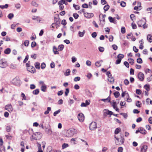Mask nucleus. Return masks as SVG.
<instances>
[{
  "label": "nucleus",
  "mask_w": 152,
  "mask_h": 152,
  "mask_svg": "<svg viewBox=\"0 0 152 152\" xmlns=\"http://www.w3.org/2000/svg\"><path fill=\"white\" fill-rule=\"evenodd\" d=\"M7 66V61L5 59L0 60V67L2 68L6 67Z\"/></svg>",
  "instance_id": "20e7f679"
},
{
  "label": "nucleus",
  "mask_w": 152,
  "mask_h": 152,
  "mask_svg": "<svg viewBox=\"0 0 152 152\" xmlns=\"http://www.w3.org/2000/svg\"><path fill=\"white\" fill-rule=\"evenodd\" d=\"M29 44V41L28 40H26L24 42V44L26 46H28Z\"/></svg>",
  "instance_id": "49530a36"
},
{
  "label": "nucleus",
  "mask_w": 152,
  "mask_h": 152,
  "mask_svg": "<svg viewBox=\"0 0 152 152\" xmlns=\"http://www.w3.org/2000/svg\"><path fill=\"white\" fill-rule=\"evenodd\" d=\"M102 62V61H97L95 63V65L97 67L100 66L101 65V62Z\"/></svg>",
  "instance_id": "c85d7f7f"
},
{
  "label": "nucleus",
  "mask_w": 152,
  "mask_h": 152,
  "mask_svg": "<svg viewBox=\"0 0 152 152\" xmlns=\"http://www.w3.org/2000/svg\"><path fill=\"white\" fill-rule=\"evenodd\" d=\"M144 88L147 91H148L150 90V86L149 85H145L144 86Z\"/></svg>",
  "instance_id": "bb28decb"
},
{
  "label": "nucleus",
  "mask_w": 152,
  "mask_h": 152,
  "mask_svg": "<svg viewBox=\"0 0 152 152\" xmlns=\"http://www.w3.org/2000/svg\"><path fill=\"white\" fill-rule=\"evenodd\" d=\"M47 88L46 85L42 86L41 87V89L43 92H45Z\"/></svg>",
  "instance_id": "4be33fe9"
},
{
  "label": "nucleus",
  "mask_w": 152,
  "mask_h": 152,
  "mask_svg": "<svg viewBox=\"0 0 152 152\" xmlns=\"http://www.w3.org/2000/svg\"><path fill=\"white\" fill-rule=\"evenodd\" d=\"M136 93L138 95H140L141 94L142 91L140 89H137L136 91Z\"/></svg>",
  "instance_id": "09e8293b"
},
{
  "label": "nucleus",
  "mask_w": 152,
  "mask_h": 152,
  "mask_svg": "<svg viewBox=\"0 0 152 152\" xmlns=\"http://www.w3.org/2000/svg\"><path fill=\"white\" fill-rule=\"evenodd\" d=\"M69 89L68 88L66 89L65 91V94L66 96H67L68 93L69 92Z\"/></svg>",
  "instance_id": "e2e57ef3"
},
{
  "label": "nucleus",
  "mask_w": 152,
  "mask_h": 152,
  "mask_svg": "<svg viewBox=\"0 0 152 152\" xmlns=\"http://www.w3.org/2000/svg\"><path fill=\"white\" fill-rule=\"evenodd\" d=\"M46 65L44 62L42 63L41 65V68L42 69H43L45 68Z\"/></svg>",
  "instance_id": "864d4df0"
},
{
  "label": "nucleus",
  "mask_w": 152,
  "mask_h": 152,
  "mask_svg": "<svg viewBox=\"0 0 152 152\" xmlns=\"http://www.w3.org/2000/svg\"><path fill=\"white\" fill-rule=\"evenodd\" d=\"M4 108L10 113L13 111V107L11 104H8L5 106Z\"/></svg>",
  "instance_id": "423d86ee"
},
{
  "label": "nucleus",
  "mask_w": 152,
  "mask_h": 152,
  "mask_svg": "<svg viewBox=\"0 0 152 152\" xmlns=\"http://www.w3.org/2000/svg\"><path fill=\"white\" fill-rule=\"evenodd\" d=\"M11 51V49L10 48H7L4 51V53L6 54H9Z\"/></svg>",
  "instance_id": "a211bd4d"
},
{
  "label": "nucleus",
  "mask_w": 152,
  "mask_h": 152,
  "mask_svg": "<svg viewBox=\"0 0 152 152\" xmlns=\"http://www.w3.org/2000/svg\"><path fill=\"white\" fill-rule=\"evenodd\" d=\"M70 70L69 69H67L66 70V72L64 73V75L65 76H68L69 75L70 73Z\"/></svg>",
  "instance_id": "5701e85b"
},
{
  "label": "nucleus",
  "mask_w": 152,
  "mask_h": 152,
  "mask_svg": "<svg viewBox=\"0 0 152 152\" xmlns=\"http://www.w3.org/2000/svg\"><path fill=\"white\" fill-rule=\"evenodd\" d=\"M13 14L12 13H10L8 15V18L10 19H11L13 18Z\"/></svg>",
  "instance_id": "ea45409f"
},
{
  "label": "nucleus",
  "mask_w": 152,
  "mask_h": 152,
  "mask_svg": "<svg viewBox=\"0 0 152 152\" xmlns=\"http://www.w3.org/2000/svg\"><path fill=\"white\" fill-rule=\"evenodd\" d=\"M87 15H86V18H90L93 17L94 16V14L92 13H87Z\"/></svg>",
  "instance_id": "4468645a"
},
{
  "label": "nucleus",
  "mask_w": 152,
  "mask_h": 152,
  "mask_svg": "<svg viewBox=\"0 0 152 152\" xmlns=\"http://www.w3.org/2000/svg\"><path fill=\"white\" fill-rule=\"evenodd\" d=\"M121 32L122 33L124 34L125 32V28L124 27H122L121 28Z\"/></svg>",
  "instance_id": "774afa93"
},
{
  "label": "nucleus",
  "mask_w": 152,
  "mask_h": 152,
  "mask_svg": "<svg viewBox=\"0 0 152 152\" xmlns=\"http://www.w3.org/2000/svg\"><path fill=\"white\" fill-rule=\"evenodd\" d=\"M31 4L32 5L36 7H38V4H37L35 1H34L32 2Z\"/></svg>",
  "instance_id": "4d7b16f0"
},
{
  "label": "nucleus",
  "mask_w": 152,
  "mask_h": 152,
  "mask_svg": "<svg viewBox=\"0 0 152 152\" xmlns=\"http://www.w3.org/2000/svg\"><path fill=\"white\" fill-rule=\"evenodd\" d=\"M34 66L35 68L37 69H40V63L38 62H36L34 63Z\"/></svg>",
  "instance_id": "b1692460"
},
{
  "label": "nucleus",
  "mask_w": 152,
  "mask_h": 152,
  "mask_svg": "<svg viewBox=\"0 0 152 152\" xmlns=\"http://www.w3.org/2000/svg\"><path fill=\"white\" fill-rule=\"evenodd\" d=\"M121 131V128H118L116 129L115 131V133L117 134H118Z\"/></svg>",
  "instance_id": "c9c22d12"
},
{
  "label": "nucleus",
  "mask_w": 152,
  "mask_h": 152,
  "mask_svg": "<svg viewBox=\"0 0 152 152\" xmlns=\"http://www.w3.org/2000/svg\"><path fill=\"white\" fill-rule=\"evenodd\" d=\"M110 7V6L108 5H105L104 7V11H106L108 10Z\"/></svg>",
  "instance_id": "58836bf2"
},
{
  "label": "nucleus",
  "mask_w": 152,
  "mask_h": 152,
  "mask_svg": "<svg viewBox=\"0 0 152 152\" xmlns=\"http://www.w3.org/2000/svg\"><path fill=\"white\" fill-rule=\"evenodd\" d=\"M3 39L6 41H8L10 40V39L8 37H5L3 38Z\"/></svg>",
  "instance_id": "0e129e2a"
},
{
  "label": "nucleus",
  "mask_w": 152,
  "mask_h": 152,
  "mask_svg": "<svg viewBox=\"0 0 152 152\" xmlns=\"http://www.w3.org/2000/svg\"><path fill=\"white\" fill-rule=\"evenodd\" d=\"M124 83L126 85H127L129 84V82L128 80L126 79L124 80Z\"/></svg>",
  "instance_id": "338daca9"
},
{
  "label": "nucleus",
  "mask_w": 152,
  "mask_h": 152,
  "mask_svg": "<svg viewBox=\"0 0 152 152\" xmlns=\"http://www.w3.org/2000/svg\"><path fill=\"white\" fill-rule=\"evenodd\" d=\"M104 113L106 114L110 115H110L113 114V113L108 110L105 109L104 110Z\"/></svg>",
  "instance_id": "9d476101"
},
{
  "label": "nucleus",
  "mask_w": 152,
  "mask_h": 152,
  "mask_svg": "<svg viewBox=\"0 0 152 152\" xmlns=\"http://www.w3.org/2000/svg\"><path fill=\"white\" fill-rule=\"evenodd\" d=\"M140 129V133L143 134H145L147 133V131L146 130L143 128L140 127L139 128Z\"/></svg>",
  "instance_id": "ddd939ff"
},
{
  "label": "nucleus",
  "mask_w": 152,
  "mask_h": 152,
  "mask_svg": "<svg viewBox=\"0 0 152 152\" xmlns=\"http://www.w3.org/2000/svg\"><path fill=\"white\" fill-rule=\"evenodd\" d=\"M128 60L129 61V63L132 65H133L134 63V60L133 59L129 58L128 59Z\"/></svg>",
  "instance_id": "a19ab883"
},
{
  "label": "nucleus",
  "mask_w": 152,
  "mask_h": 152,
  "mask_svg": "<svg viewBox=\"0 0 152 152\" xmlns=\"http://www.w3.org/2000/svg\"><path fill=\"white\" fill-rule=\"evenodd\" d=\"M114 95L116 98H118L120 95V93L118 91H116L114 93Z\"/></svg>",
  "instance_id": "473e14b6"
},
{
  "label": "nucleus",
  "mask_w": 152,
  "mask_h": 152,
  "mask_svg": "<svg viewBox=\"0 0 152 152\" xmlns=\"http://www.w3.org/2000/svg\"><path fill=\"white\" fill-rule=\"evenodd\" d=\"M68 145L67 144L64 143L62 145V148L63 149L65 148L68 146Z\"/></svg>",
  "instance_id": "5fc2aeb1"
},
{
  "label": "nucleus",
  "mask_w": 152,
  "mask_h": 152,
  "mask_svg": "<svg viewBox=\"0 0 152 152\" xmlns=\"http://www.w3.org/2000/svg\"><path fill=\"white\" fill-rule=\"evenodd\" d=\"M84 116L81 113H80L78 115V118L79 120L81 122L83 121L84 120Z\"/></svg>",
  "instance_id": "0eeeda50"
},
{
  "label": "nucleus",
  "mask_w": 152,
  "mask_h": 152,
  "mask_svg": "<svg viewBox=\"0 0 152 152\" xmlns=\"http://www.w3.org/2000/svg\"><path fill=\"white\" fill-rule=\"evenodd\" d=\"M65 3V1L64 0H61L58 2V4L59 5H63V4Z\"/></svg>",
  "instance_id": "4c0bfd02"
},
{
  "label": "nucleus",
  "mask_w": 152,
  "mask_h": 152,
  "mask_svg": "<svg viewBox=\"0 0 152 152\" xmlns=\"http://www.w3.org/2000/svg\"><path fill=\"white\" fill-rule=\"evenodd\" d=\"M51 110V108L50 107H48L47 110L45 111L44 113L45 115H47L49 113L50 111Z\"/></svg>",
  "instance_id": "c756f323"
},
{
  "label": "nucleus",
  "mask_w": 152,
  "mask_h": 152,
  "mask_svg": "<svg viewBox=\"0 0 152 152\" xmlns=\"http://www.w3.org/2000/svg\"><path fill=\"white\" fill-rule=\"evenodd\" d=\"M141 104V102L139 101H137L136 104V105L137 107H140V105Z\"/></svg>",
  "instance_id": "3c124183"
},
{
  "label": "nucleus",
  "mask_w": 152,
  "mask_h": 152,
  "mask_svg": "<svg viewBox=\"0 0 152 152\" xmlns=\"http://www.w3.org/2000/svg\"><path fill=\"white\" fill-rule=\"evenodd\" d=\"M80 77H75L74 78V81L75 82H77V81H79L80 80Z\"/></svg>",
  "instance_id": "69168bd1"
},
{
  "label": "nucleus",
  "mask_w": 152,
  "mask_h": 152,
  "mask_svg": "<svg viewBox=\"0 0 152 152\" xmlns=\"http://www.w3.org/2000/svg\"><path fill=\"white\" fill-rule=\"evenodd\" d=\"M45 131L49 135H51L52 133V131L50 129H45Z\"/></svg>",
  "instance_id": "dca6fc26"
},
{
  "label": "nucleus",
  "mask_w": 152,
  "mask_h": 152,
  "mask_svg": "<svg viewBox=\"0 0 152 152\" xmlns=\"http://www.w3.org/2000/svg\"><path fill=\"white\" fill-rule=\"evenodd\" d=\"M61 111V110L60 109H59L58 110L55 111L53 113V116H56L57 114L60 112Z\"/></svg>",
  "instance_id": "e433bc0d"
},
{
  "label": "nucleus",
  "mask_w": 152,
  "mask_h": 152,
  "mask_svg": "<svg viewBox=\"0 0 152 152\" xmlns=\"http://www.w3.org/2000/svg\"><path fill=\"white\" fill-rule=\"evenodd\" d=\"M125 95H126L127 96L129 97V94L126 91L123 92V91L121 94V96L122 97H124Z\"/></svg>",
  "instance_id": "f704fd0d"
},
{
  "label": "nucleus",
  "mask_w": 152,
  "mask_h": 152,
  "mask_svg": "<svg viewBox=\"0 0 152 152\" xmlns=\"http://www.w3.org/2000/svg\"><path fill=\"white\" fill-rule=\"evenodd\" d=\"M147 38L148 40L150 42H152V36L150 34H148L147 36Z\"/></svg>",
  "instance_id": "a878e982"
},
{
  "label": "nucleus",
  "mask_w": 152,
  "mask_h": 152,
  "mask_svg": "<svg viewBox=\"0 0 152 152\" xmlns=\"http://www.w3.org/2000/svg\"><path fill=\"white\" fill-rule=\"evenodd\" d=\"M55 23V25L56 26V28H57L58 27H59L60 25V21H59L58 20H57L56 22Z\"/></svg>",
  "instance_id": "7c9ffc66"
},
{
  "label": "nucleus",
  "mask_w": 152,
  "mask_h": 152,
  "mask_svg": "<svg viewBox=\"0 0 152 152\" xmlns=\"http://www.w3.org/2000/svg\"><path fill=\"white\" fill-rule=\"evenodd\" d=\"M73 16L75 18L77 19L79 17V15L76 13H74L73 14Z\"/></svg>",
  "instance_id": "de8ad7c7"
},
{
  "label": "nucleus",
  "mask_w": 152,
  "mask_h": 152,
  "mask_svg": "<svg viewBox=\"0 0 152 152\" xmlns=\"http://www.w3.org/2000/svg\"><path fill=\"white\" fill-rule=\"evenodd\" d=\"M108 81L111 83H113L114 81V79L113 77L108 78Z\"/></svg>",
  "instance_id": "2eb2a0df"
},
{
  "label": "nucleus",
  "mask_w": 152,
  "mask_h": 152,
  "mask_svg": "<svg viewBox=\"0 0 152 152\" xmlns=\"http://www.w3.org/2000/svg\"><path fill=\"white\" fill-rule=\"evenodd\" d=\"M41 137V134L39 132H37L34 133L31 137V140L33 139L36 140H39Z\"/></svg>",
  "instance_id": "f03ea898"
},
{
  "label": "nucleus",
  "mask_w": 152,
  "mask_h": 152,
  "mask_svg": "<svg viewBox=\"0 0 152 152\" xmlns=\"http://www.w3.org/2000/svg\"><path fill=\"white\" fill-rule=\"evenodd\" d=\"M85 33V30H83V32L79 31L78 35L80 37H82L84 35Z\"/></svg>",
  "instance_id": "aec40b11"
},
{
  "label": "nucleus",
  "mask_w": 152,
  "mask_h": 152,
  "mask_svg": "<svg viewBox=\"0 0 152 152\" xmlns=\"http://www.w3.org/2000/svg\"><path fill=\"white\" fill-rule=\"evenodd\" d=\"M97 128L96 123L95 122H92L89 125V128L91 130H94Z\"/></svg>",
  "instance_id": "39448f33"
},
{
  "label": "nucleus",
  "mask_w": 152,
  "mask_h": 152,
  "mask_svg": "<svg viewBox=\"0 0 152 152\" xmlns=\"http://www.w3.org/2000/svg\"><path fill=\"white\" fill-rule=\"evenodd\" d=\"M108 19L111 23H113L115 18H113L112 17L110 16L109 17Z\"/></svg>",
  "instance_id": "13d9d810"
},
{
  "label": "nucleus",
  "mask_w": 152,
  "mask_h": 152,
  "mask_svg": "<svg viewBox=\"0 0 152 152\" xmlns=\"http://www.w3.org/2000/svg\"><path fill=\"white\" fill-rule=\"evenodd\" d=\"M130 18L131 19V20L133 21H134V20H135V16L134 15L132 14L130 15Z\"/></svg>",
  "instance_id": "79ce46f5"
},
{
  "label": "nucleus",
  "mask_w": 152,
  "mask_h": 152,
  "mask_svg": "<svg viewBox=\"0 0 152 152\" xmlns=\"http://www.w3.org/2000/svg\"><path fill=\"white\" fill-rule=\"evenodd\" d=\"M120 5L122 7H125L126 6V3L124 1H121V2Z\"/></svg>",
  "instance_id": "37998d69"
},
{
  "label": "nucleus",
  "mask_w": 152,
  "mask_h": 152,
  "mask_svg": "<svg viewBox=\"0 0 152 152\" xmlns=\"http://www.w3.org/2000/svg\"><path fill=\"white\" fill-rule=\"evenodd\" d=\"M124 57V56L123 54H119L117 56L118 58L119 59H121L123 58Z\"/></svg>",
  "instance_id": "c03bdc74"
},
{
  "label": "nucleus",
  "mask_w": 152,
  "mask_h": 152,
  "mask_svg": "<svg viewBox=\"0 0 152 152\" xmlns=\"http://www.w3.org/2000/svg\"><path fill=\"white\" fill-rule=\"evenodd\" d=\"M73 7L76 10H79L80 9V7L78 5L75 4H73Z\"/></svg>",
  "instance_id": "2f4dec72"
},
{
  "label": "nucleus",
  "mask_w": 152,
  "mask_h": 152,
  "mask_svg": "<svg viewBox=\"0 0 152 152\" xmlns=\"http://www.w3.org/2000/svg\"><path fill=\"white\" fill-rule=\"evenodd\" d=\"M53 51L55 54H58L59 53L57 50V49L56 47L54 46L53 47Z\"/></svg>",
  "instance_id": "f3484780"
},
{
  "label": "nucleus",
  "mask_w": 152,
  "mask_h": 152,
  "mask_svg": "<svg viewBox=\"0 0 152 152\" xmlns=\"http://www.w3.org/2000/svg\"><path fill=\"white\" fill-rule=\"evenodd\" d=\"M77 131L74 129H71L68 130L66 134V136L68 137H72L74 135L77 134Z\"/></svg>",
  "instance_id": "f257e3e1"
},
{
  "label": "nucleus",
  "mask_w": 152,
  "mask_h": 152,
  "mask_svg": "<svg viewBox=\"0 0 152 152\" xmlns=\"http://www.w3.org/2000/svg\"><path fill=\"white\" fill-rule=\"evenodd\" d=\"M8 7V4H6L4 5H0V8L3 9L4 8H7Z\"/></svg>",
  "instance_id": "72a5a7b5"
},
{
  "label": "nucleus",
  "mask_w": 152,
  "mask_h": 152,
  "mask_svg": "<svg viewBox=\"0 0 152 152\" xmlns=\"http://www.w3.org/2000/svg\"><path fill=\"white\" fill-rule=\"evenodd\" d=\"M106 75H107V77H108H108H112V75L111 74L110 72V71H107V72H106Z\"/></svg>",
  "instance_id": "bf43d9fd"
},
{
  "label": "nucleus",
  "mask_w": 152,
  "mask_h": 152,
  "mask_svg": "<svg viewBox=\"0 0 152 152\" xmlns=\"http://www.w3.org/2000/svg\"><path fill=\"white\" fill-rule=\"evenodd\" d=\"M148 147L146 145H143L141 148V152H145L147 149Z\"/></svg>",
  "instance_id": "9b49d317"
},
{
  "label": "nucleus",
  "mask_w": 152,
  "mask_h": 152,
  "mask_svg": "<svg viewBox=\"0 0 152 152\" xmlns=\"http://www.w3.org/2000/svg\"><path fill=\"white\" fill-rule=\"evenodd\" d=\"M99 50L101 52H103L104 50V48L103 47H99Z\"/></svg>",
  "instance_id": "603ef678"
},
{
  "label": "nucleus",
  "mask_w": 152,
  "mask_h": 152,
  "mask_svg": "<svg viewBox=\"0 0 152 152\" xmlns=\"http://www.w3.org/2000/svg\"><path fill=\"white\" fill-rule=\"evenodd\" d=\"M137 76L138 78L140 81H142L143 80L144 78V75L142 72H139Z\"/></svg>",
  "instance_id": "6e6552de"
},
{
  "label": "nucleus",
  "mask_w": 152,
  "mask_h": 152,
  "mask_svg": "<svg viewBox=\"0 0 152 152\" xmlns=\"http://www.w3.org/2000/svg\"><path fill=\"white\" fill-rule=\"evenodd\" d=\"M137 63L139 64H141L142 63V59L141 58H139L137 59Z\"/></svg>",
  "instance_id": "8fccbe9b"
},
{
  "label": "nucleus",
  "mask_w": 152,
  "mask_h": 152,
  "mask_svg": "<svg viewBox=\"0 0 152 152\" xmlns=\"http://www.w3.org/2000/svg\"><path fill=\"white\" fill-rule=\"evenodd\" d=\"M15 7L17 9H19L21 7V5L19 3H17L15 4Z\"/></svg>",
  "instance_id": "a18cd8bd"
},
{
  "label": "nucleus",
  "mask_w": 152,
  "mask_h": 152,
  "mask_svg": "<svg viewBox=\"0 0 152 152\" xmlns=\"http://www.w3.org/2000/svg\"><path fill=\"white\" fill-rule=\"evenodd\" d=\"M116 102L114 101H113V104L112 105L114 109H115L116 107Z\"/></svg>",
  "instance_id": "6e6d98bb"
},
{
  "label": "nucleus",
  "mask_w": 152,
  "mask_h": 152,
  "mask_svg": "<svg viewBox=\"0 0 152 152\" xmlns=\"http://www.w3.org/2000/svg\"><path fill=\"white\" fill-rule=\"evenodd\" d=\"M102 101H103L104 102H110V96L108 97L107 98L105 99H102L101 100Z\"/></svg>",
  "instance_id": "6ab92c4d"
},
{
  "label": "nucleus",
  "mask_w": 152,
  "mask_h": 152,
  "mask_svg": "<svg viewBox=\"0 0 152 152\" xmlns=\"http://www.w3.org/2000/svg\"><path fill=\"white\" fill-rule=\"evenodd\" d=\"M39 92V89H37L33 91L32 92V94L34 95H37Z\"/></svg>",
  "instance_id": "412c9836"
},
{
  "label": "nucleus",
  "mask_w": 152,
  "mask_h": 152,
  "mask_svg": "<svg viewBox=\"0 0 152 152\" xmlns=\"http://www.w3.org/2000/svg\"><path fill=\"white\" fill-rule=\"evenodd\" d=\"M114 137L115 139V142L116 145H120L124 143V139L123 137H121L120 140V141H119V139L117 137L115 136Z\"/></svg>",
  "instance_id": "7ed1b4c3"
},
{
  "label": "nucleus",
  "mask_w": 152,
  "mask_h": 152,
  "mask_svg": "<svg viewBox=\"0 0 152 152\" xmlns=\"http://www.w3.org/2000/svg\"><path fill=\"white\" fill-rule=\"evenodd\" d=\"M64 46L63 45H59L58 48V50L59 51H61L64 48Z\"/></svg>",
  "instance_id": "393cba45"
},
{
  "label": "nucleus",
  "mask_w": 152,
  "mask_h": 152,
  "mask_svg": "<svg viewBox=\"0 0 152 152\" xmlns=\"http://www.w3.org/2000/svg\"><path fill=\"white\" fill-rule=\"evenodd\" d=\"M29 72L34 73L35 72V69L34 67L32 66H30L28 68H27Z\"/></svg>",
  "instance_id": "1a4fd4ad"
},
{
  "label": "nucleus",
  "mask_w": 152,
  "mask_h": 152,
  "mask_svg": "<svg viewBox=\"0 0 152 152\" xmlns=\"http://www.w3.org/2000/svg\"><path fill=\"white\" fill-rule=\"evenodd\" d=\"M13 80L15 81H17V82L16 83L15 82L14 83H15V84L16 85H18L20 83V81L17 78H14Z\"/></svg>",
  "instance_id": "cd10ccee"
},
{
  "label": "nucleus",
  "mask_w": 152,
  "mask_h": 152,
  "mask_svg": "<svg viewBox=\"0 0 152 152\" xmlns=\"http://www.w3.org/2000/svg\"><path fill=\"white\" fill-rule=\"evenodd\" d=\"M5 149L4 147L1 146H0V152H5Z\"/></svg>",
  "instance_id": "052dcab7"
},
{
  "label": "nucleus",
  "mask_w": 152,
  "mask_h": 152,
  "mask_svg": "<svg viewBox=\"0 0 152 152\" xmlns=\"http://www.w3.org/2000/svg\"><path fill=\"white\" fill-rule=\"evenodd\" d=\"M109 41L111 42H112L113 39V37L112 35H110L109 37Z\"/></svg>",
  "instance_id": "680f3d73"
},
{
  "label": "nucleus",
  "mask_w": 152,
  "mask_h": 152,
  "mask_svg": "<svg viewBox=\"0 0 152 152\" xmlns=\"http://www.w3.org/2000/svg\"><path fill=\"white\" fill-rule=\"evenodd\" d=\"M100 23L99 25L102 27H103L105 24V19H102V20L100 19Z\"/></svg>",
  "instance_id": "f8f14e48"
}]
</instances>
